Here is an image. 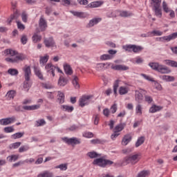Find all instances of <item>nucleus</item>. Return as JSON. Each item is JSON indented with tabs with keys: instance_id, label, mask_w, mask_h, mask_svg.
<instances>
[{
	"instance_id": "obj_37",
	"label": "nucleus",
	"mask_w": 177,
	"mask_h": 177,
	"mask_svg": "<svg viewBox=\"0 0 177 177\" xmlns=\"http://www.w3.org/2000/svg\"><path fill=\"white\" fill-rule=\"evenodd\" d=\"M6 96L8 100H10V99H15V97L16 96V91L15 90H10L6 93Z\"/></svg>"
},
{
	"instance_id": "obj_61",
	"label": "nucleus",
	"mask_w": 177,
	"mask_h": 177,
	"mask_svg": "<svg viewBox=\"0 0 177 177\" xmlns=\"http://www.w3.org/2000/svg\"><path fill=\"white\" fill-rule=\"evenodd\" d=\"M41 86L44 89H52L53 88V85L50 83H41Z\"/></svg>"
},
{
	"instance_id": "obj_28",
	"label": "nucleus",
	"mask_w": 177,
	"mask_h": 177,
	"mask_svg": "<svg viewBox=\"0 0 177 177\" xmlns=\"http://www.w3.org/2000/svg\"><path fill=\"white\" fill-rule=\"evenodd\" d=\"M162 109V106L153 104L149 109V113H157V111H161Z\"/></svg>"
},
{
	"instance_id": "obj_27",
	"label": "nucleus",
	"mask_w": 177,
	"mask_h": 177,
	"mask_svg": "<svg viewBox=\"0 0 177 177\" xmlns=\"http://www.w3.org/2000/svg\"><path fill=\"white\" fill-rule=\"evenodd\" d=\"M162 81H166V82H174L175 81V77L174 76L164 75L160 76Z\"/></svg>"
},
{
	"instance_id": "obj_34",
	"label": "nucleus",
	"mask_w": 177,
	"mask_h": 177,
	"mask_svg": "<svg viewBox=\"0 0 177 177\" xmlns=\"http://www.w3.org/2000/svg\"><path fill=\"white\" fill-rule=\"evenodd\" d=\"M151 4L153 6V9L159 8L161 6V0H151Z\"/></svg>"
},
{
	"instance_id": "obj_26",
	"label": "nucleus",
	"mask_w": 177,
	"mask_h": 177,
	"mask_svg": "<svg viewBox=\"0 0 177 177\" xmlns=\"http://www.w3.org/2000/svg\"><path fill=\"white\" fill-rule=\"evenodd\" d=\"M135 92V100L138 102V103H140L143 100V94H142V93L138 90H136Z\"/></svg>"
},
{
	"instance_id": "obj_39",
	"label": "nucleus",
	"mask_w": 177,
	"mask_h": 177,
	"mask_svg": "<svg viewBox=\"0 0 177 177\" xmlns=\"http://www.w3.org/2000/svg\"><path fill=\"white\" fill-rule=\"evenodd\" d=\"M17 17H19V12H17V10H16L14 12V14L10 16V18L8 19V24H10L12 23V20H16L17 19Z\"/></svg>"
},
{
	"instance_id": "obj_42",
	"label": "nucleus",
	"mask_w": 177,
	"mask_h": 177,
	"mask_svg": "<svg viewBox=\"0 0 177 177\" xmlns=\"http://www.w3.org/2000/svg\"><path fill=\"white\" fill-rule=\"evenodd\" d=\"M153 10L154 11L155 16L156 17H159V19H161L162 17V10H161V8H153Z\"/></svg>"
},
{
	"instance_id": "obj_44",
	"label": "nucleus",
	"mask_w": 177,
	"mask_h": 177,
	"mask_svg": "<svg viewBox=\"0 0 177 177\" xmlns=\"http://www.w3.org/2000/svg\"><path fill=\"white\" fill-rule=\"evenodd\" d=\"M145 139L146 138H145V136L139 137L137 140V142H136V147H139V146H142V145L145 143Z\"/></svg>"
},
{
	"instance_id": "obj_2",
	"label": "nucleus",
	"mask_w": 177,
	"mask_h": 177,
	"mask_svg": "<svg viewBox=\"0 0 177 177\" xmlns=\"http://www.w3.org/2000/svg\"><path fill=\"white\" fill-rule=\"evenodd\" d=\"M141 158H142V154L140 153H134L128 156H126L124 158V162H126V164H131V165H136V164H138V162L140 161Z\"/></svg>"
},
{
	"instance_id": "obj_15",
	"label": "nucleus",
	"mask_w": 177,
	"mask_h": 177,
	"mask_svg": "<svg viewBox=\"0 0 177 177\" xmlns=\"http://www.w3.org/2000/svg\"><path fill=\"white\" fill-rule=\"evenodd\" d=\"M111 65V63L106 62V63H99L96 64L95 68L97 71H103L106 70V68H109L110 66Z\"/></svg>"
},
{
	"instance_id": "obj_35",
	"label": "nucleus",
	"mask_w": 177,
	"mask_h": 177,
	"mask_svg": "<svg viewBox=\"0 0 177 177\" xmlns=\"http://www.w3.org/2000/svg\"><path fill=\"white\" fill-rule=\"evenodd\" d=\"M129 92V87L128 86H120L119 88V94L120 95H127Z\"/></svg>"
},
{
	"instance_id": "obj_54",
	"label": "nucleus",
	"mask_w": 177,
	"mask_h": 177,
	"mask_svg": "<svg viewBox=\"0 0 177 177\" xmlns=\"http://www.w3.org/2000/svg\"><path fill=\"white\" fill-rule=\"evenodd\" d=\"M118 86H120V80H117L115 81V82L113 83V93L115 95H117V91L118 89Z\"/></svg>"
},
{
	"instance_id": "obj_14",
	"label": "nucleus",
	"mask_w": 177,
	"mask_h": 177,
	"mask_svg": "<svg viewBox=\"0 0 177 177\" xmlns=\"http://www.w3.org/2000/svg\"><path fill=\"white\" fill-rule=\"evenodd\" d=\"M44 43L46 48H53V46H56L53 37L44 38Z\"/></svg>"
},
{
	"instance_id": "obj_32",
	"label": "nucleus",
	"mask_w": 177,
	"mask_h": 177,
	"mask_svg": "<svg viewBox=\"0 0 177 177\" xmlns=\"http://www.w3.org/2000/svg\"><path fill=\"white\" fill-rule=\"evenodd\" d=\"M61 110L67 111V113H72L74 111V107L73 106L62 105Z\"/></svg>"
},
{
	"instance_id": "obj_23",
	"label": "nucleus",
	"mask_w": 177,
	"mask_h": 177,
	"mask_svg": "<svg viewBox=\"0 0 177 177\" xmlns=\"http://www.w3.org/2000/svg\"><path fill=\"white\" fill-rule=\"evenodd\" d=\"M64 99H65V96H64V93H62V91H58L57 92V102L59 104H63V103H64Z\"/></svg>"
},
{
	"instance_id": "obj_41",
	"label": "nucleus",
	"mask_w": 177,
	"mask_h": 177,
	"mask_svg": "<svg viewBox=\"0 0 177 177\" xmlns=\"http://www.w3.org/2000/svg\"><path fill=\"white\" fill-rule=\"evenodd\" d=\"M165 64L167 66H170L171 67H176L177 68V62L171 60V59H166L165 60Z\"/></svg>"
},
{
	"instance_id": "obj_51",
	"label": "nucleus",
	"mask_w": 177,
	"mask_h": 177,
	"mask_svg": "<svg viewBox=\"0 0 177 177\" xmlns=\"http://www.w3.org/2000/svg\"><path fill=\"white\" fill-rule=\"evenodd\" d=\"M29 149H30V145H22L19 149V153H24L25 151H28Z\"/></svg>"
},
{
	"instance_id": "obj_48",
	"label": "nucleus",
	"mask_w": 177,
	"mask_h": 177,
	"mask_svg": "<svg viewBox=\"0 0 177 177\" xmlns=\"http://www.w3.org/2000/svg\"><path fill=\"white\" fill-rule=\"evenodd\" d=\"M100 59L102 62L105 61V60H111V59H113V56H111L109 54H104L100 57Z\"/></svg>"
},
{
	"instance_id": "obj_3",
	"label": "nucleus",
	"mask_w": 177,
	"mask_h": 177,
	"mask_svg": "<svg viewBox=\"0 0 177 177\" xmlns=\"http://www.w3.org/2000/svg\"><path fill=\"white\" fill-rule=\"evenodd\" d=\"M122 49L126 52H133V53H140L143 50V47L142 46H136L135 44H126L122 46Z\"/></svg>"
},
{
	"instance_id": "obj_63",
	"label": "nucleus",
	"mask_w": 177,
	"mask_h": 177,
	"mask_svg": "<svg viewBox=\"0 0 177 177\" xmlns=\"http://www.w3.org/2000/svg\"><path fill=\"white\" fill-rule=\"evenodd\" d=\"M17 26L19 30H25L26 28V26H24V24H23L21 21H17Z\"/></svg>"
},
{
	"instance_id": "obj_56",
	"label": "nucleus",
	"mask_w": 177,
	"mask_h": 177,
	"mask_svg": "<svg viewBox=\"0 0 177 177\" xmlns=\"http://www.w3.org/2000/svg\"><path fill=\"white\" fill-rule=\"evenodd\" d=\"M133 63H136V64H142L145 60L140 57H136L132 59Z\"/></svg>"
},
{
	"instance_id": "obj_7",
	"label": "nucleus",
	"mask_w": 177,
	"mask_h": 177,
	"mask_svg": "<svg viewBox=\"0 0 177 177\" xmlns=\"http://www.w3.org/2000/svg\"><path fill=\"white\" fill-rule=\"evenodd\" d=\"M162 8L165 13H169V17H171V19L175 18V11L169 8L168 3H167L165 1H162Z\"/></svg>"
},
{
	"instance_id": "obj_49",
	"label": "nucleus",
	"mask_w": 177,
	"mask_h": 177,
	"mask_svg": "<svg viewBox=\"0 0 177 177\" xmlns=\"http://www.w3.org/2000/svg\"><path fill=\"white\" fill-rule=\"evenodd\" d=\"M46 124V122L44 119L36 120L35 127H44Z\"/></svg>"
},
{
	"instance_id": "obj_45",
	"label": "nucleus",
	"mask_w": 177,
	"mask_h": 177,
	"mask_svg": "<svg viewBox=\"0 0 177 177\" xmlns=\"http://www.w3.org/2000/svg\"><path fill=\"white\" fill-rule=\"evenodd\" d=\"M5 54L6 55H9L10 56H17V51L13 49H6L5 50Z\"/></svg>"
},
{
	"instance_id": "obj_21",
	"label": "nucleus",
	"mask_w": 177,
	"mask_h": 177,
	"mask_svg": "<svg viewBox=\"0 0 177 177\" xmlns=\"http://www.w3.org/2000/svg\"><path fill=\"white\" fill-rule=\"evenodd\" d=\"M64 69L66 75H71L73 74V68H71L70 64L67 63L64 64Z\"/></svg>"
},
{
	"instance_id": "obj_10",
	"label": "nucleus",
	"mask_w": 177,
	"mask_h": 177,
	"mask_svg": "<svg viewBox=\"0 0 177 177\" xmlns=\"http://www.w3.org/2000/svg\"><path fill=\"white\" fill-rule=\"evenodd\" d=\"M39 27L41 31H46V28H48V22L46 19L44 17V15L40 17L39 20Z\"/></svg>"
},
{
	"instance_id": "obj_50",
	"label": "nucleus",
	"mask_w": 177,
	"mask_h": 177,
	"mask_svg": "<svg viewBox=\"0 0 177 177\" xmlns=\"http://www.w3.org/2000/svg\"><path fill=\"white\" fill-rule=\"evenodd\" d=\"M24 136V132H18L11 136L12 139H20Z\"/></svg>"
},
{
	"instance_id": "obj_55",
	"label": "nucleus",
	"mask_w": 177,
	"mask_h": 177,
	"mask_svg": "<svg viewBox=\"0 0 177 177\" xmlns=\"http://www.w3.org/2000/svg\"><path fill=\"white\" fill-rule=\"evenodd\" d=\"M7 160L10 162H12V161H17V160H19V156L17 155H11L7 157Z\"/></svg>"
},
{
	"instance_id": "obj_31",
	"label": "nucleus",
	"mask_w": 177,
	"mask_h": 177,
	"mask_svg": "<svg viewBox=\"0 0 177 177\" xmlns=\"http://www.w3.org/2000/svg\"><path fill=\"white\" fill-rule=\"evenodd\" d=\"M163 32L160 30H153L148 32V37H161Z\"/></svg>"
},
{
	"instance_id": "obj_43",
	"label": "nucleus",
	"mask_w": 177,
	"mask_h": 177,
	"mask_svg": "<svg viewBox=\"0 0 177 177\" xmlns=\"http://www.w3.org/2000/svg\"><path fill=\"white\" fill-rule=\"evenodd\" d=\"M31 82H30V80H26L24 82V89H25V91L26 92H28V91H30V88H31Z\"/></svg>"
},
{
	"instance_id": "obj_30",
	"label": "nucleus",
	"mask_w": 177,
	"mask_h": 177,
	"mask_svg": "<svg viewBox=\"0 0 177 177\" xmlns=\"http://www.w3.org/2000/svg\"><path fill=\"white\" fill-rule=\"evenodd\" d=\"M41 39H42V36L38 35V32H35L32 37V41L34 44H37V42H40Z\"/></svg>"
},
{
	"instance_id": "obj_47",
	"label": "nucleus",
	"mask_w": 177,
	"mask_h": 177,
	"mask_svg": "<svg viewBox=\"0 0 177 177\" xmlns=\"http://www.w3.org/2000/svg\"><path fill=\"white\" fill-rule=\"evenodd\" d=\"M53 174L49 172V171H44V172L39 174L37 177H53Z\"/></svg>"
},
{
	"instance_id": "obj_60",
	"label": "nucleus",
	"mask_w": 177,
	"mask_h": 177,
	"mask_svg": "<svg viewBox=\"0 0 177 177\" xmlns=\"http://www.w3.org/2000/svg\"><path fill=\"white\" fill-rule=\"evenodd\" d=\"M93 118L94 120V125H97L100 120V116H99V114L93 115Z\"/></svg>"
},
{
	"instance_id": "obj_59",
	"label": "nucleus",
	"mask_w": 177,
	"mask_h": 177,
	"mask_svg": "<svg viewBox=\"0 0 177 177\" xmlns=\"http://www.w3.org/2000/svg\"><path fill=\"white\" fill-rule=\"evenodd\" d=\"M21 145V142H15L10 145V149H19V147H20Z\"/></svg>"
},
{
	"instance_id": "obj_18",
	"label": "nucleus",
	"mask_w": 177,
	"mask_h": 177,
	"mask_svg": "<svg viewBox=\"0 0 177 177\" xmlns=\"http://www.w3.org/2000/svg\"><path fill=\"white\" fill-rule=\"evenodd\" d=\"M113 70H117L118 71H127V70H129V67L125 65H113L111 66Z\"/></svg>"
},
{
	"instance_id": "obj_52",
	"label": "nucleus",
	"mask_w": 177,
	"mask_h": 177,
	"mask_svg": "<svg viewBox=\"0 0 177 177\" xmlns=\"http://www.w3.org/2000/svg\"><path fill=\"white\" fill-rule=\"evenodd\" d=\"M88 157H90L91 158H96L97 157H100L102 156L101 154H99L95 151H90L87 153Z\"/></svg>"
},
{
	"instance_id": "obj_58",
	"label": "nucleus",
	"mask_w": 177,
	"mask_h": 177,
	"mask_svg": "<svg viewBox=\"0 0 177 177\" xmlns=\"http://www.w3.org/2000/svg\"><path fill=\"white\" fill-rule=\"evenodd\" d=\"M82 136L84 138H87L88 139H91V138H93V133L86 131L82 133Z\"/></svg>"
},
{
	"instance_id": "obj_6",
	"label": "nucleus",
	"mask_w": 177,
	"mask_h": 177,
	"mask_svg": "<svg viewBox=\"0 0 177 177\" xmlns=\"http://www.w3.org/2000/svg\"><path fill=\"white\" fill-rule=\"evenodd\" d=\"M177 38V32H174L168 36H163L161 37H157L156 40L159 42H169V41H172L173 39H176Z\"/></svg>"
},
{
	"instance_id": "obj_33",
	"label": "nucleus",
	"mask_w": 177,
	"mask_h": 177,
	"mask_svg": "<svg viewBox=\"0 0 177 177\" xmlns=\"http://www.w3.org/2000/svg\"><path fill=\"white\" fill-rule=\"evenodd\" d=\"M49 60V55H46L44 57H40V64L41 66H45L46 63H48V61Z\"/></svg>"
},
{
	"instance_id": "obj_9",
	"label": "nucleus",
	"mask_w": 177,
	"mask_h": 177,
	"mask_svg": "<svg viewBox=\"0 0 177 177\" xmlns=\"http://www.w3.org/2000/svg\"><path fill=\"white\" fill-rule=\"evenodd\" d=\"M45 70L48 74L55 77V71H56V66L53 65L52 63H48L45 66Z\"/></svg>"
},
{
	"instance_id": "obj_8",
	"label": "nucleus",
	"mask_w": 177,
	"mask_h": 177,
	"mask_svg": "<svg viewBox=\"0 0 177 177\" xmlns=\"http://www.w3.org/2000/svg\"><path fill=\"white\" fill-rule=\"evenodd\" d=\"M24 59H26V55L19 54L14 58H6V62H8V63H19V62H21V60H24Z\"/></svg>"
},
{
	"instance_id": "obj_20",
	"label": "nucleus",
	"mask_w": 177,
	"mask_h": 177,
	"mask_svg": "<svg viewBox=\"0 0 177 177\" xmlns=\"http://www.w3.org/2000/svg\"><path fill=\"white\" fill-rule=\"evenodd\" d=\"M67 84H68V79H67L63 76H60L58 80L59 86H66V85H67Z\"/></svg>"
},
{
	"instance_id": "obj_25",
	"label": "nucleus",
	"mask_w": 177,
	"mask_h": 177,
	"mask_svg": "<svg viewBox=\"0 0 177 177\" xmlns=\"http://www.w3.org/2000/svg\"><path fill=\"white\" fill-rule=\"evenodd\" d=\"M39 107H41V105L37 104V105H31V106H24L22 108L24 109V110L31 111L32 110H38Z\"/></svg>"
},
{
	"instance_id": "obj_38",
	"label": "nucleus",
	"mask_w": 177,
	"mask_h": 177,
	"mask_svg": "<svg viewBox=\"0 0 177 177\" xmlns=\"http://www.w3.org/2000/svg\"><path fill=\"white\" fill-rule=\"evenodd\" d=\"M68 163H63L55 167V169H60V171H67Z\"/></svg>"
},
{
	"instance_id": "obj_64",
	"label": "nucleus",
	"mask_w": 177,
	"mask_h": 177,
	"mask_svg": "<svg viewBox=\"0 0 177 177\" xmlns=\"http://www.w3.org/2000/svg\"><path fill=\"white\" fill-rule=\"evenodd\" d=\"M46 95L49 100H53V99H55V95H53V92H46Z\"/></svg>"
},
{
	"instance_id": "obj_29",
	"label": "nucleus",
	"mask_w": 177,
	"mask_h": 177,
	"mask_svg": "<svg viewBox=\"0 0 177 177\" xmlns=\"http://www.w3.org/2000/svg\"><path fill=\"white\" fill-rule=\"evenodd\" d=\"M136 115H142L143 114V106L140 104H138L136 106Z\"/></svg>"
},
{
	"instance_id": "obj_11",
	"label": "nucleus",
	"mask_w": 177,
	"mask_h": 177,
	"mask_svg": "<svg viewBox=\"0 0 177 177\" xmlns=\"http://www.w3.org/2000/svg\"><path fill=\"white\" fill-rule=\"evenodd\" d=\"M16 121V117L6 118L0 120V125L6 126L13 124Z\"/></svg>"
},
{
	"instance_id": "obj_17",
	"label": "nucleus",
	"mask_w": 177,
	"mask_h": 177,
	"mask_svg": "<svg viewBox=\"0 0 177 177\" xmlns=\"http://www.w3.org/2000/svg\"><path fill=\"white\" fill-rule=\"evenodd\" d=\"M132 140V136L131 134H126L124 136L123 138L122 139V145L127 146L128 143H129Z\"/></svg>"
},
{
	"instance_id": "obj_57",
	"label": "nucleus",
	"mask_w": 177,
	"mask_h": 177,
	"mask_svg": "<svg viewBox=\"0 0 177 177\" xmlns=\"http://www.w3.org/2000/svg\"><path fill=\"white\" fill-rule=\"evenodd\" d=\"M4 132L6 133H12V132H15V127L13 126L5 127Z\"/></svg>"
},
{
	"instance_id": "obj_22",
	"label": "nucleus",
	"mask_w": 177,
	"mask_h": 177,
	"mask_svg": "<svg viewBox=\"0 0 177 177\" xmlns=\"http://www.w3.org/2000/svg\"><path fill=\"white\" fill-rule=\"evenodd\" d=\"M71 13L75 16V17H79V19H85L86 17V14L82 12L78 11H71Z\"/></svg>"
},
{
	"instance_id": "obj_36",
	"label": "nucleus",
	"mask_w": 177,
	"mask_h": 177,
	"mask_svg": "<svg viewBox=\"0 0 177 177\" xmlns=\"http://www.w3.org/2000/svg\"><path fill=\"white\" fill-rule=\"evenodd\" d=\"M121 17H131L133 14L129 11H118Z\"/></svg>"
},
{
	"instance_id": "obj_24",
	"label": "nucleus",
	"mask_w": 177,
	"mask_h": 177,
	"mask_svg": "<svg viewBox=\"0 0 177 177\" xmlns=\"http://www.w3.org/2000/svg\"><path fill=\"white\" fill-rule=\"evenodd\" d=\"M104 2L102 1H93L90 3L88 6V8H100L103 5Z\"/></svg>"
},
{
	"instance_id": "obj_12",
	"label": "nucleus",
	"mask_w": 177,
	"mask_h": 177,
	"mask_svg": "<svg viewBox=\"0 0 177 177\" xmlns=\"http://www.w3.org/2000/svg\"><path fill=\"white\" fill-rule=\"evenodd\" d=\"M100 21H102V18L94 17L88 21L86 27V28H92V27H95V26H97V24H99Z\"/></svg>"
},
{
	"instance_id": "obj_40",
	"label": "nucleus",
	"mask_w": 177,
	"mask_h": 177,
	"mask_svg": "<svg viewBox=\"0 0 177 177\" xmlns=\"http://www.w3.org/2000/svg\"><path fill=\"white\" fill-rule=\"evenodd\" d=\"M34 71L35 75H37L39 80H44V75H42V73H41V70H39V68H38L37 66H35Z\"/></svg>"
},
{
	"instance_id": "obj_53",
	"label": "nucleus",
	"mask_w": 177,
	"mask_h": 177,
	"mask_svg": "<svg viewBox=\"0 0 177 177\" xmlns=\"http://www.w3.org/2000/svg\"><path fill=\"white\" fill-rule=\"evenodd\" d=\"M8 73L10 75L15 76L19 75V71L16 68H9Z\"/></svg>"
},
{
	"instance_id": "obj_46",
	"label": "nucleus",
	"mask_w": 177,
	"mask_h": 177,
	"mask_svg": "<svg viewBox=\"0 0 177 177\" xmlns=\"http://www.w3.org/2000/svg\"><path fill=\"white\" fill-rule=\"evenodd\" d=\"M124 127H125V124H120L115 127L113 131L115 132H117L118 133H120V132H121V131H122Z\"/></svg>"
},
{
	"instance_id": "obj_19",
	"label": "nucleus",
	"mask_w": 177,
	"mask_h": 177,
	"mask_svg": "<svg viewBox=\"0 0 177 177\" xmlns=\"http://www.w3.org/2000/svg\"><path fill=\"white\" fill-rule=\"evenodd\" d=\"M72 84L75 89H80V78L77 75H73Z\"/></svg>"
},
{
	"instance_id": "obj_4",
	"label": "nucleus",
	"mask_w": 177,
	"mask_h": 177,
	"mask_svg": "<svg viewBox=\"0 0 177 177\" xmlns=\"http://www.w3.org/2000/svg\"><path fill=\"white\" fill-rule=\"evenodd\" d=\"M93 165H97L98 167L104 168L106 165H112L113 161L100 158L95 159L93 162Z\"/></svg>"
},
{
	"instance_id": "obj_62",
	"label": "nucleus",
	"mask_w": 177,
	"mask_h": 177,
	"mask_svg": "<svg viewBox=\"0 0 177 177\" xmlns=\"http://www.w3.org/2000/svg\"><path fill=\"white\" fill-rule=\"evenodd\" d=\"M21 19L24 23H27V20L28 19V15L26 13V12H22Z\"/></svg>"
},
{
	"instance_id": "obj_16",
	"label": "nucleus",
	"mask_w": 177,
	"mask_h": 177,
	"mask_svg": "<svg viewBox=\"0 0 177 177\" xmlns=\"http://www.w3.org/2000/svg\"><path fill=\"white\" fill-rule=\"evenodd\" d=\"M23 70L26 81H30V78H31V68L28 66H25Z\"/></svg>"
},
{
	"instance_id": "obj_13",
	"label": "nucleus",
	"mask_w": 177,
	"mask_h": 177,
	"mask_svg": "<svg viewBox=\"0 0 177 177\" xmlns=\"http://www.w3.org/2000/svg\"><path fill=\"white\" fill-rule=\"evenodd\" d=\"M91 97H92V95L82 96L79 100L80 106L84 107V106L89 104V99H91Z\"/></svg>"
},
{
	"instance_id": "obj_1",
	"label": "nucleus",
	"mask_w": 177,
	"mask_h": 177,
	"mask_svg": "<svg viewBox=\"0 0 177 177\" xmlns=\"http://www.w3.org/2000/svg\"><path fill=\"white\" fill-rule=\"evenodd\" d=\"M148 66H149L152 70L158 71V73H160V74H169V73H171V70H169L168 67L160 64L158 62H150Z\"/></svg>"
},
{
	"instance_id": "obj_5",
	"label": "nucleus",
	"mask_w": 177,
	"mask_h": 177,
	"mask_svg": "<svg viewBox=\"0 0 177 177\" xmlns=\"http://www.w3.org/2000/svg\"><path fill=\"white\" fill-rule=\"evenodd\" d=\"M62 140L67 145L71 146H75V145H81V138H77L75 137L68 138L67 137L62 138Z\"/></svg>"
}]
</instances>
